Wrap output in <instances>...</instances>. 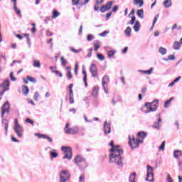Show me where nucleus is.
<instances>
[{"label": "nucleus", "instance_id": "33", "mask_svg": "<svg viewBox=\"0 0 182 182\" xmlns=\"http://www.w3.org/2000/svg\"><path fill=\"white\" fill-rule=\"evenodd\" d=\"M69 49H70V52H73V53H79L82 52V50H83L82 48H79L78 50H76V49H75V48H73L72 46H70L69 48Z\"/></svg>", "mask_w": 182, "mask_h": 182}, {"label": "nucleus", "instance_id": "32", "mask_svg": "<svg viewBox=\"0 0 182 182\" xmlns=\"http://www.w3.org/2000/svg\"><path fill=\"white\" fill-rule=\"evenodd\" d=\"M129 182H136V172L132 173L129 178Z\"/></svg>", "mask_w": 182, "mask_h": 182}, {"label": "nucleus", "instance_id": "5", "mask_svg": "<svg viewBox=\"0 0 182 182\" xmlns=\"http://www.w3.org/2000/svg\"><path fill=\"white\" fill-rule=\"evenodd\" d=\"M70 124L68 122L65 124V127L64 128V132L67 134H77L79 133V127H73L72 128L69 127Z\"/></svg>", "mask_w": 182, "mask_h": 182}, {"label": "nucleus", "instance_id": "53", "mask_svg": "<svg viewBox=\"0 0 182 182\" xmlns=\"http://www.w3.org/2000/svg\"><path fill=\"white\" fill-rule=\"evenodd\" d=\"M74 95L69 96V102L70 105H73L75 103V100L73 99Z\"/></svg>", "mask_w": 182, "mask_h": 182}, {"label": "nucleus", "instance_id": "46", "mask_svg": "<svg viewBox=\"0 0 182 182\" xmlns=\"http://www.w3.org/2000/svg\"><path fill=\"white\" fill-rule=\"evenodd\" d=\"M8 90H9V87L3 88V90L0 92V96H4V93L8 92Z\"/></svg>", "mask_w": 182, "mask_h": 182}, {"label": "nucleus", "instance_id": "19", "mask_svg": "<svg viewBox=\"0 0 182 182\" xmlns=\"http://www.w3.org/2000/svg\"><path fill=\"white\" fill-rule=\"evenodd\" d=\"M22 92L24 96H28L29 95V87H28L26 85H23Z\"/></svg>", "mask_w": 182, "mask_h": 182}, {"label": "nucleus", "instance_id": "13", "mask_svg": "<svg viewBox=\"0 0 182 182\" xmlns=\"http://www.w3.org/2000/svg\"><path fill=\"white\" fill-rule=\"evenodd\" d=\"M112 132V128L110 127V123L105 121L104 123V133L105 134H109Z\"/></svg>", "mask_w": 182, "mask_h": 182}, {"label": "nucleus", "instance_id": "41", "mask_svg": "<svg viewBox=\"0 0 182 182\" xmlns=\"http://www.w3.org/2000/svg\"><path fill=\"white\" fill-rule=\"evenodd\" d=\"M60 62L62 66H66V65H68V60H66L64 57L60 58Z\"/></svg>", "mask_w": 182, "mask_h": 182}, {"label": "nucleus", "instance_id": "27", "mask_svg": "<svg viewBox=\"0 0 182 182\" xmlns=\"http://www.w3.org/2000/svg\"><path fill=\"white\" fill-rule=\"evenodd\" d=\"M133 28L136 32H139V31H140V22H139V21H136Z\"/></svg>", "mask_w": 182, "mask_h": 182}, {"label": "nucleus", "instance_id": "61", "mask_svg": "<svg viewBox=\"0 0 182 182\" xmlns=\"http://www.w3.org/2000/svg\"><path fill=\"white\" fill-rule=\"evenodd\" d=\"M107 33H109V31H105L104 32H102V33H101L100 34V36L105 37V36H106L107 35Z\"/></svg>", "mask_w": 182, "mask_h": 182}, {"label": "nucleus", "instance_id": "34", "mask_svg": "<svg viewBox=\"0 0 182 182\" xmlns=\"http://www.w3.org/2000/svg\"><path fill=\"white\" fill-rule=\"evenodd\" d=\"M33 66L34 68H41V61H39L38 60H34L33 61Z\"/></svg>", "mask_w": 182, "mask_h": 182}, {"label": "nucleus", "instance_id": "63", "mask_svg": "<svg viewBox=\"0 0 182 182\" xmlns=\"http://www.w3.org/2000/svg\"><path fill=\"white\" fill-rule=\"evenodd\" d=\"M80 1V0H72L73 2V5H78L79 2Z\"/></svg>", "mask_w": 182, "mask_h": 182}, {"label": "nucleus", "instance_id": "29", "mask_svg": "<svg viewBox=\"0 0 182 182\" xmlns=\"http://www.w3.org/2000/svg\"><path fill=\"white\" fill-rule=\"evenodd\" d=\"M60 16V13H59V12L58 11V10L54 9V10L53 11V16H52V18H53V19H56V18H58V16Z\"/></svg>", "mask_w": 182, "mask_h": 182}, {"label": "nucleus", "instance_id": "3", "mask_svg": "<svg viewBox=\"0 0 182 182\" xmlns=\"http://www.w3.org/2000/svg\"><path fill=\"white\" fill-rule=\"evenodd\" d=\"M145 107H146V110L144 111V113H150V112H156L157 110V107H159V100H154L152 102H146L145 103Z\"/></svg>", "mask_w": 182, "mask_h": 182}, {"label": "nucleus", "instance_id": "35", "mask_svg": "<svg viewBox=\"0 0 182 182\" xmlns=\"http://www.w3.org/2000/svg\"><path fill=\"white\" fill-rule=\"evenodd\" d=\"M164 5L165 8H170V6H171V0H165L164 1Z\"/></svg>", "mask_w": 182, "mask_h": 182}, {"label": "nucleus", "instance_id": "44", "mask_svg": "<svg viewBox=\"0 0 182 182\" xmlns=\"http://www.w3.org/2000/svg\"><path fill=\"white\" fill-rule=\"evenodd\" d=\"M153 73V68H151L149 70H144V74L145 75H151Z\"/></svg>", "mask_w": 182, "mask_h": 182}, {"label": "nucleus", "instance_id": "4", "mask_svg": "<svg viewBox=\"0 0 182 182\" xmlns=\"http://www.w3.org/2000/svg\"><path fill=\"white\" fill-rule=\"evenodd\" d=\"M61 150L64 153V156L63 157V160H65V159H67L68 160H72V148L70 146H62Z\"/></svg>", "mask_w": 182, "mask_h": 182}, {"label": "nucleus", "instance_id": "60", "mask_svg": "<svg viewBox=\"0 0 182 182\" xmlns=\"http://www.w3.org/2000/svg\"><path fill=\"white\" fill-rule=\"evenodd\" d=\"M168 60H176V57L173 55H169L168 56Z\"/></svg>", "mask_w": 182, "mask_h": 182}, {"label": "nucleus", "instance_id": "48", "mask_svg": "<svg viewBox=\"0 0 182 182\" xmlns=\"http://www.w3.org/2000/svg\"><path fill=\"white\" fill-rule=\"evenodd\" d=\"M53 73H55L56 76H58V77H62L63 76V74H62V73H59L58 70L53 71Z\"/></svg>", "mask_w": 182, "mask_h": 182}, {"label": "nucleus", "instance_id": "47", "mask_svg": "<svg viewBox=\"0 0 182 182\" xmlns=\"http://www.w3.org/2000/svg\"><path fill=\"white\" fill-rule=\"evenodd\" d=\"M97 57L99 60H105V56L103 55V54L98 53L97 55Z\"/></svg>", "mask_w": 182, "mask_h": 182}, {"label": "nucleus", "instance_id": "21", "mask_svg": "<svg viewBox=\"0 0 182 182\" xmlns=\"http://www.w3.org/2000/svg\"><path fill=\"white\" fill-rule=\"evenodd\" d=\"M125 36L127 38H130L132 36V28L130 26L127 27V28L124 31Z\"/></svg>", "mask_w": 182, "mask_h": 182}, {"label": "nucleus", "instance_id": "52", "mask_svg": "<svg viewBox=\"0 0 182 182\" xmlns=\"http://www.w3.org/2000/svg\"><path fill=\"white\" fill-rule=\"evenodd\" d=\"M79 68V63H75V74L77 75V69Z\"/></svg>", "mask_w": 182, "mask_h": 182}, {"label": "nucleus", "instance_id": "50", "mask_svg": "<svg viewBox=\"0 0 182 182\" xmlns=\"http://www.w3.org/2000/svg\"><path fill=\"white\" fill-rule=\"evenodd\" d=\"M25 122L26 123H29L30 124H32V126H35V124H33V121L30 118H26Z\"/></svg>", "mask_w": 182, "mask_h": 182}, {"label": "nucleus", "instance_id": "8", "mask_svg": "<svg viewBox=\"0 0 182 182\" xmlns=\"http://www.w3.org/2000/svg\"><path fill=\"white\" fill-rule=\"evenodd\" d=\"M70 174L68 171L63 170L60 172V182H68Z\"/></svg>", "mask_w": 182, "mask_h": 182}, {"label": "nucleus", "instance_id": "38", "mask_svg": "<svg viewBox=\"0 0 182 182\" xmlns=\"http://www.w3.org/2000/svg\"><path fill=\"white\" fill-rule=\"evenodd\" d=\"M159 16H160V14H157L156 16H154L153 24L151 28V30H153V28H154V25H156V22H157V19H159Z\"/></svg>", "mask_w": 182, "mask_h": 182}, {"label": "nucleus", "instance_id": "56", "mask_svg": "<svg viewBox=\"0 0 182 182\" xmlns=\"http://www.w3.org/2000/svg\"><path fill=\"white\" fill-rule=\"evenodd\" d=\"M92 52H93V48L88 49V53L87 55V58H90L92 56Z\"/></svg>", "mask_w": 182, "mask_h": 182}, {"label": "nucleus", "instance_id": "43", "mask_svg": "<svg viewBox=\"0 0 182 182\" xmlns=\"http://www.w3.org/2000/svg\"><path fill=\"white\" fill-rule=\"evenodd\" d=\"M173 97H171L170 100H166L164 103V107H168V105H170L171 102L173 100Z\"/></svg>", "mask_w": 182, "mask_h": 182}, {"label": "nucleus", "instance_id": "1", "mask_svg": "<svg viewBox=\"0 0 182 182\" xmlns=\"http://www.w3.org/2000/svg\"><path fill=\"white\" fill-rule=\"evenodd\" d=\"M122 153L123 149H122L111 152L109 155V163H114L119 167H123V160H124V158L122 156Z\"/></svg>", "mask_w": 182, "mask_h": 182}, {"label": "nucleus", "instance_id": "9", "mask_svg": "<svg viewBox=\"0 0 182 182\" xmlns=\"http://www.w3.org/2000/svg\"><path fill=\"white\" fill-rule=\"evenodd\" d=\"M147 174L145 178L146 181H153L154 180V173H153V167L150 165H147Z\"/></svg>", "mask_w": 182, "mask_h": 182}, {"label": "nucleus", "instance_id": "2", "mask_svg": "<svg viewBox=\"0 0 182 182\" xmlns=\"http://www.w3.org/2000/svg\"><path fill=\"white\" fill-rule=\"evenodd\" d=\"M1 119H2V125L4 126V129L6 130V134H8V127H9V122L8 119H4V116L5 113L6 114H9V112L11 110V105L9 104V101H6L3 106L1 107Z\"/></svg>", "mask_w": 182, "mask_h": 182}, {"label": "nucleus", "instance_id": "39", "mask_svg": "<svg viewBox=\"0 0 182 182\" xmlns=\"http://www.w3.org/2000/svg\"><path fill=\"white\" fill-rule=\"evenodd\" d=\"M159 53H161V55H166V53H167V50L165 48L163 47H160L159 48Z\"/></svg>", "mask_w": 182, "mask_h": 182}, {"label": "nucleus", "instance_id": "12", "mask_svg": "<svg viewBox=\"0 0 182 182\" xmlns=\"http://www.w3.org/2000/svg\"><path fill=\"white\" fill-rule=\"evenodd\" d=\"M90 71L92 73V77H96L97 76V66L96 64H92L90 68Z\"/></svg>", "mask_w": 182, "mask_h": 182}, {"label": "nucleus", "instance_id": "14", "mask_svg": "<svg viewBox=\"0 0 182 182\" xmlns=\"http://www.w3.org/2000/svg\"><path fill=\"white\" fill-rule=\"evenodd\" d=\"M5 65H6V56L1 55L0 57V73L2 72L1 68H5Z\"/></svg>", "mask_w": 182, "mask_h": 182}, {"label": "nucleus", "instance_id": "45", "mask_svg": "<svg viewBox=\"0 0 182 182\" xmlns=\"http://www.w3.org/2000/svg\"><path fill=\"white\" fill-rule=\"evenodd\" d=\"M164 147H166V141H164L162 144L159 146V150H162V151H164Z\"/></svg>", "mask_w": 182, "mask_h": 182}, {"label": "nucleus", "instance_id": "23", "mask_svg": "<svg viewBox=\"0 0 182 182\" xmlns=\"http://www.w3.org/2000/svg\"><path fill=\"white\" fill-rule=\"evenodd\" d=\"M134 5H139V8H141L144 5V1L143 0H134Z\"/></svg>", "mask_w": 182, "mask_h": 182}, {"label": "nucleus", "instance_id": "58", "mask_svg": "<svg viewBox=\"0 0 182 182\" xmlns=\"http://www.w3.org/2000/svg\"><path fill=\"white\" fill-rule=\"evenodd\" d=\"M112 5H113V2L112 1H108L107 3V6H108L107 9H111Z\"/></svg>", "mask_w": 182, "mask_h": 182}, {"label": "nucleus", "instance_id": "28", "mask_svg": "<svg viewBox=\"0 0 182 182\" xmlns=\"http://www.w3.org/2000/svg\"><path fill=\"white\" fill-rule=\"evenodd\" d=\"M50 155L52 159H56V157H58V152H56L55 149H52V151H50Z\"/></svg>", "mask_w": 182, "mask_h": 182}, {"label": "nucleus", "instance_id": "51", "mask_svg": "<svg viewBox=\"0 0 182 182\" xmlns=\"http://www.w3.org/2000/svg\"><path fill=\"white\" fill-rule=\"evenodd\" d=\"M39 98V92H36L33 96V99L35 102H38V99Z\"/></svg>", "mask_w": 182, "mask_h": 182}, {"label": "nucleus", "instance_id": "22", "mask_svg": "<svg viewBox=\"0 0 182 182\" xmlns=\"http://www.w3.org/2000/svg\"><path fill=\"white\" fill-rule=\"evenodd\" d=\"M181 44L178 41H175L172 46L174 50H178L181 48Z\"/></svg>", "mask_w": 182, "mask_h": 182}, {"label": "nucleus", "instance_id": "30", "mask_svg": "<svg viewBox=\"0 0 182 182\" xmlns=\"http://www.w3.org/2000/svg\"><path fill=\"white\" fill-rule=\"evenodd\" d=\"M14 9L16 14H17V15H18L20 16V18H22V14H21V10H19V9H18V7H16V3H14Z\"/></svg>", "mask_w": 182, "mask_h": 182}, {"label": "nucleus", "instance_id": "17", "mask_svg": "<svg viewBox=\"0 0 182 182\" xmlns=\"http://www.w3.org/2000/svg\"><path fill=\"white\" fill-rule=\"evenodd\" d=\"M66 70H67V77L68 80H70V79H72V77H73V75H72V68H70V66H68L66 68Z\"/></svg>", "mask_w": 182, "mask_h": 182}, {"label": "nucleus", "instance_id": "18", "mask_svg": "<svg viewBox=\"0 0 182 182\" xmlns=\"http://www.w3.org/2000/svg\"><path fill=\"white\" fill-rule=\"evenodd\" d=\"M109 76L108 75H105L102 78V87L103 89H105V86H106L107 85V83H109Z\"/></svg>", "mask_w": 182, "mask_h": 182}, {"label": "nucleus", "instance_id": "24", "mask_svg": "<svg viewBox=\"0 0 182 182\" xmlns=\"http://www.w3.org/2000/svg\"><path fill=\"white\" fill-rule=\"evenodd\" d=\"M97 95H99V88L95 87L92 92V96H93V97H97Z\"/></svg>", "mask_w": 182, "mask_h": 182}, {"label": "nucleus", "instance_id": "25", "mask_svg": "<svg viewBox=\"0 0 182 182\" xmlns=\"http://www.w3.org/2000/svg\"><path fill=\"white\" fill-rule=\"evenodd\" d=\"M0 87H3V89L9 87V80H5L4 82L0 85Z\"/></svg>", "mask_w": 182, "mask_h": 182}, {"label": "nucleus", "instance_id": "42", "mask_svg": "<svg viewBox=\"0 0 182 182\" xmlns=\"http://www.w3.org/2000/svg\"><path fill=\"white\" fill-rule=\"evenodd\" d=\"M93 39H95V36H93V35L88 34L87 36V41H88V42H90L91 41H93Z\"/></svg>", "mask_w": 182, "mask_h": 182}, {"label": "nucleus", "instance_id": "55", "mask_svg": "<svg viewBox=\"0 0 182 182\" xmlns=\"http://www.w3.org/2000/svg\"><path fill=\"white\" fill-rule=\"evenodd\" d=\"M134 22H136V16H133L130 21V25H134Z\"/></svg>", "mask_w": 182, "mask_h": 182}, {"label": "nucleus", "instance_id": "37", "mask_svg": "<svg viewBox=\"0 0 182 182\" xmlns=\"http://www.w3.org/2000/svg\"><path fill=\"white\" fill-rule=\"evenodd\" d=\"M109 8L107 4L106 5H103L101 8H100V11L102 12V14L106 12V11H109L110 9H107Z\"/></svg>", "mask_w": 182, "mask_h": 182}, {"label": "nucleus", "instance_id": "7", "mask_svg": "<svg viewBox=\"0 0 182 182\" xmlns=\"http://www.w3.org/2000/svg\"><path fill=\"white\" fill-rule=\"evenodd\" d=\"M143 143V140L135 139L134 136H132V139L129 136V144L132 149H137L139 147V144Z\"/></svg>", "mask_w": 182, "mask_h": 182}, {"label": "nucleus", "instance_id": "49", "mask_svg": "<svg viewBox=\"0 0 182 182\" xmlns=\"http://www.w3.org/2000/svg\"><path fill=\"white\" fill-rule=\"evenodd\" d=\"M116 53V50H109L108 52V58H112Z\"/></svg>", "mask_w": 182, "mask_h": 182}, {"label": "nucleus", "instance_id": "6", "mask_svg": "<svg viewBox=\"0 0 182 182\" xmlns=\"http://www.w3.org/2000/svg\"><path fill=\"white\" fill-rule=\"evenodd\" d=\"M74 163H75V164H77V166H80V164H81L85 168L87 167V166H88V164L86 161V159H85V158L82 157V156H80V155H77L74 159Z\"/></svg>", "mask_w": 182, "mask_h": 182}, {"label": "nucleus", "instance_id": "36", "mask_svg": "<svg viewBox=\"0 0 182 182\" xmlns=\"http://www.w3.org/2000/svg\"><path fill=\"white\" fill-rule=\"evenodd\" d=\"M42 139H46L48 141V143H53V139L50 137V136H48L46 134H43L41 135Z\"/></svg>", "mask_w": 182, "mask_h": 182}, {"label": "nucleus", "instance_id": "54", "mask_svg": "<svg viewBox=\"0 0 182 182\" xmlns=\"http://www.w3.org/2000/svg\"><path fill=\"white\" fill-rule=\"evenodd\" d=\"M10 78L12 82H15L16 80V78L14 77V72L10 73Z\"/></svg>", "mask_w": 182, "mask_h": 182}, {"label": "nucleus", "instance_id": "10", "mask_svg": "<svg viewBox=\"0 0 182 182\" xmlns=\"http://www.w3.org/2000/svg\"><path fill=\"white\" fill-rule=\"evenodd\" d=\"M160 116V114H157L156 115V119H158V121L155 122L152 125L153 129H156V130H160V128L161 127V124L160 123H161L162 120Z\"/></svg>", "mask_w": 182, "mask_h": 182}, {"label": "nucleus", "instance_id": "15", "mask_svg": "<svg viewBox=\"0 0 182 182\" xmlns=\"http://www.w3.org/2000/svg\"><path fill=\"white\" fill-rule=\"evenodd\" d=\"M109 146H111V147H112V149H110L111 153L113 151H116V150H120V149H119V147H120V146H119V145L114 146V142L113 141H110Z\"/></svg>", "mask_w": 182, "mask_h": 182}, {"label": "nucleus", "instance_id": "20", "mask_svg": "<svg viewBox=\"0 0 182 182\" xmlns=\"http://www.w3.org/2000/svg\"><path fill=\"white\" fill-rule=\"evenodd\" d=\"M182 156V151L181 150H175L173 151V157L175 159H178L179 157Z\"/></svg>", "mask_w": 182, "mask_h": 182}, {"label": "nucleus", "instance_id": "40", "mask_svg": "<svg viewBox=\"0 0 182 182\" xmlns=\"http://www.w3.org/2000/svg\"><path fill=\"white\" fill-rule=\"evenodd\" d=\"M27 80H29V82H31L32 83H36V79L29 75H27Z\"/></svg>", "mask_w": 182, "mask_h": 182}, {"label": "nucleus", "instance_id": "62", "mask_svg": "<svg viewBox=\"0 0 182 182\" xmlns=\"http://www.w3.org/2000/svg\"><path fill=\"white\" fill-rule=\"evenodd\" d=\"M18 126H21V124H19V123L18 122V119H14V127H17Z\"/></svg>", "mask_w": 182, "mask_h": 182}, {"label": "nucleus", "instance_id": "11", "mask_svg": "<svg viewBox=\"0 0 182 182\" xmlns=\"http://www.w3.org/2000/svg\"><path fill=\"white\" fill-rule=\"evenodd\" d=\"M14 132L17 134L18 137L21 138L23 134V127L21 125L18 127H14Z\"/></svg>", "mask_w": 182, "mask_h": 182}, {"label": "nucleus", "instance_id": "57", "mask_svg": "<svg viewBox=\"0 0 182 182\" xmlns=\"http://www.w3.org/2000/svg\"><path fill=\"white\" fill-rule=\"evenodd\" d=\"M82 75H84L83 80H87V74H86V70H82Z\"/></svg>", "mask_w": 182, "mask_h": 182}, {"label": "nucleus", "instance_id": "31", "mask_svg": "<svg viewBox=\"0 0 182 182\" xmlns=\"http://www.w3.org/2000/svg\"><path fill=\"white\" fill-rule=\"evenodd\" d=\"M138 137H141V139H144L146 137H147V133L144 132H139L138 133Z\"/></svg>", "mask_w": 182, "mask_h": 182}, {"label": "nucleus", "instance_id": "26", "mask_svg": "<svg viewBox=\"0 0 182 182\" xmlns=\"http://www.w3.org/2000/svg\"><path fill=\"white\" fill-rule=\"evenodd\" d=\"M99 48H100V42L97 40L94 43V50H95V52H97V50H99Z\"/></svg>", "mask_w": 182, "mask_h": 182}, {"label": "nucleus", "instance_id": "64", "mask_svg": "<svg viewBox=\"0 0 182 182\" xmlns=\"http://www.w3.org/2000/svg\"><path fill=\"white\" fill-rule=\"evenodd\" d=\"M167 181L168 182H173V178H171V176H170V174L167 175Z\"/></svg>", "mask_w": 182, "mask_h": 182}, {"label": "nucleus", "instance_id": "16", "mask_svg": "<svg viewBox=\"0 0 182 182\" xmlns=\"http://www.w3.org/2000/svg\"><path fill=\"white\" fill-rule=\"evenodd\" d=\"M136 15L138 18H140V19H144V11L141 9H138L136 11Z\"/></svg>", "mask_w": 182, "mask_h": 182}, {"label": "nucleus", "instance_id": "59", "mask_svg": "<svg viewBox=\"0 0 182 182\" xmlns=\"http://www.w3.org/2000/svg\"><path fill=\"white\" fill-rule=\"evenodd\" d=\"M117 9H119V6L115 5L113 6V8L112 9V12H117Z\"/></svg>", "mask_w": 182, "mask_h": 182}]
</instances>
